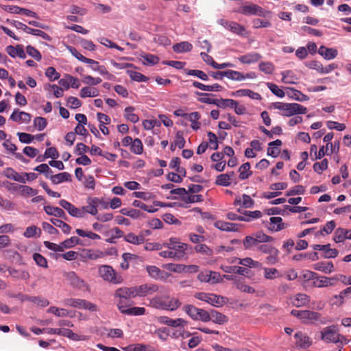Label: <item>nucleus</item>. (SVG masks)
Returning a JSON list of instances; mask_svg holds the SVG:
<instances>
[{"label":"nucleus","mask_w":351,"mask_h":351,"mask_svg":"<svg viewBox=\"0 0 351 351\" xmlns=\"http://www.w3.org/2000/svg\"><path fill=\"white\" fill-rule=\"evenodd\" d=\"M181 305L180 300L170 296H155L149 300V306L160 310L173 311L178 308Z\"/></svg>","instance_id":"f257e3e1"},{"label":"nucleus","mask_w":351,"mask_h":351,"mask_svg":"<svg viewBox=\"0 0 351 351\" xmlns=\"http://www.w3.org/2000/svg\"><path fill=\"white\" fill-rule=\"evenodd\" d=\"M114 297L117 299V306L119 310L123 309V307H128L131 305L129 303V300L136 298L134 287L119 288L115 291Z\"/></svg>","instance_id":"f03ea898"},{"label":"nucleus","mask_w":351,"mask_h":351,"mask_svg":"<svg viewBox=\"0 0 351 351\" xmlns=\"http://www.w3.org/2000/svg\"><path fill=\"white\" fill-rule=\"evenodd\" d=\"M165 245L171 249L174 254V260L177 261L182 259L186 256V251L189 248L188 244L181 242L177 238H170Z\"/></svg>","instance_id":"7ed1b4c3"},{"label":"nucleus","mask_w":351,"mask_h":351,"mask_svg":"<svg viewBox=\"0 0 351 351\" xmlns=\"http://www.w3.org/2000/svg\"><path fill=\"white\" fill-rule=\"evenodd\" d=\"M99 274L105 281L113 284H120L123 282L122 277L117 274L111 266L101 265L99 267Z\"/></svg>","instance_id":"20e7f679"},{"label":"nucleus","mask_w":351,"mask_h":351,"mask_svg":"<svg viewBox=\"0 0 351 351\" xmlns=\"http://www.w3.org/2000/svg\"><path fill=\"white\" fill-rule=\"evenodd\" d=\"M65 306L79 309H86L92 312L97 311L98 308L95 304L80 298H67L63 301Z\"/></svg>","instance_id":"39448f33"},{"label":"nucleus","mask_w":351,"mask_h":351,"mask_svg":"<svg viewBox=\"0 0 351 351\" xmlns=\"http://www.w3.org/2000/svg\"><path fill=\"white\" fill-rule=\"evenodd\" d=\"M63 276L72 287L79 290L89 291V285L74 271L64 272Z\"/></svg>","instance_id":"423d86ee"},{"label":"nucleus","mask_w":351,"mask_h":351,"mask_svg":"<svg viewBox=\"0 0 351 351\" xmlns=\"http://www.w3.org/2000/svg\"><path fill=\"white\" fill-rule=\"evenodd\" d=\"M291 315L299 318L302 322L306 324L313 323L319 320L320 314L311 311H298L292 310Z\"/></svg>","instance_id":"0eeeda50"},{"label":"nucleus","mask_w":351,"mask_h":351,"mask_svg":"<svg viewBox=\"0 0 351 351\" xmlns=\"http://www.w3.org/2000/svg\"><path fill=\"white\" fill-rule=\"evenodd\" d=\"M259 250L268 256L266 257V262L269 265H275L279 261V250L275 247L269 244L261 245Z\"/></svg>","instance_id":"6e6552de"},{"label":"nucleus","mask_w":351,"mask_h":351,"mask_svg":"<svg viewBox=\"0 0 351 351\" xmlns=\"http://www.w3.org/2000/svg\"><path fill=\"white\" fill-rule=\"evenodd\" d=\"M307 112V108L298 103H287L285 110L280 114L284 117H291L298 114H304Z\"/></svg>","instance_id":"1a4fd4ad"},{"label":"nucleus","mask_w":351,"mask_h":351,"mask_svg":"<svg viewBox=\"0 0 351 351\" xmlns=\"http://www.w3.org/2000/svg\"><path fill=\"white\" fill-rule=\"evenodd\" d=\"M197 279L202 282L216 284L222 281L221 276L219 272L205 270L197 275Z\"/></svg>","instance_id":"9d476101"},{"label":"nucleus","mask_w":351,"mask_h":351,"mask_svg":"<svg viewBox=\"0 0 351 351\" xmlns=\"http://www.w3.org/2000/svg\"><path fill=\"white\" fill-rule=\"evenodd\" d=\"M239 12L244 15H256L258 16H266L269 12L264 10L261 7L256 4L251 3L241 6Z\"/></svg>","instance_id":"9b49d317"},{"label":"nucleus","mask_w":351,"mask_h":351,"mask_svg":"<svg viewBox=\"0 0 351 351\" xmlns=\"http://www.w3.org/2000/svg\"><path fill=\"white\" fill-rule=\"evenodd\" d=\"M195 298L216 307L221 306L225 303L223 297L212 293H198L195 295Z\"/></svg>","instance_id":"f8f14e48"},{"label":"nucleus","mask_w":351,"mask_h":351,"mask_svg":"<svg viewBox=\"0 0 351 351\" xmlns=\"http://www.w3.org/2000/svg\"><path fill=\"white\" fill-rule=\"evenodd\" d=\"M340 338L343 337L339 335L335 326L326 327L322 331V339L326 342L337 343L341 341Z\"/></svg>","instance_id":"ddd939ff"},{"label":"nucleus","mask_w":351,"mask_h":351,"mask_svg":"<svg viewBox=\"0 0 351 351\" xmlns=\"http://www.w3.org/2000/svg\"><path fill=\"white\" fill-rule=\"evenodd\" d=\"M12 24L16 28L21 29L27 34H30L34 36H40L46 40H51V37L47 33L42 30L29 27L26 25L19 21H15L12 23Z\"/></svg>","instance_id":"4468645a"},{"label":"nucleus","mask_w":351,"mask_h":351,"mask_svg":"<svg viewBox=\"0 0 351 351\" xmlns=\"http://www.w3.org/2000/svg\"><path fill=\"white\" fill-rule=\"evenodd\" d=\"M136 297H145L152 294L158 290V287L154 284H143L133 287Z\"/></svg>","instance_id":"2eb2a0df"},{"label":"nucleus","mask_w":351,"mask_h":351,"mask_svg":"<svg viewBox=\"0 0 351 351\" xmlns=\"http://www.w3.org/2000/svg\"><path fill=\"white\" fill-rule=\"evenodd\" d=\"M295 346L298 349H306L312 345L311 339L305 333L298 331L294 335Z\"/></svg>","instance_id":"dca6fc26"},{"label":"nucleus","mask_w":351,"mask_h":351,"mask_svg":"<svg viewBox=\"0 0 351 351\" xmlns=\"http://www.w3.org/2000/svg\"><path fill=\"white\" fill-rule=\"evenodd\" d=\"M60 205L73 217L82 218L84 217V210L75 207L74 205L65 199H61L59 202Z\"/></svg>","instance_id":"f3484780"},{"label":"nucleus","mask_w":351,"mask_h":351,"mask_svg":"<svg viewBox=\"0 0 351 351\" xmlns=\"http://www.w3.org/2000/svg\"><path fill=\"white\" fill-rule=\"evenodd\" d=\"M47 332L48 334H56L58 335H62L64 337H67L71 339L79 341L82 339L80 336L75 333H74L71 330L66 328H47Z\"/></svg>","instance_id":"a211bd4d"},{"label":"nucleus","mask_w":351,"mask_h":351,"mask_svg":"<svg viewBox=\"0 0 351 351\" xmlns=\"http://www.w3.org/2000/svg\"><path fill=\"white\" fill-rule=\"evenodd\" d=\"M337 280V278L335 277L321 276L317 274V278H315L313 284L315 287L323 288L334 286Z\"/></svg>","instance_id":"6ab92c4d"},{"label":"nucleus","mask_w":351,"mask_h":351,"mask_svg":"<svg viewBox=\"0 0 351 351\" xmlns=\"http://www.w3.org/2000/svg\"><path fill=\"white\" fill-rule=\"evenodd\" d=\"M313 249L315 250L322 251L324 252L323 258H332L337 256L339 252L336 249H332L330 247V244L327 245H319L315 244L312 246Z\"/></svg>","instance_id":"aec40b11"},{"label":"nucleus","mask_w":351,"mask_h":351,"mask_svg":"<svg viewBox=\"0 0 351 351\" xmlns=\"http://www.w3.org/2000/svg\"><path fill=\"white\" fill-rule=\"evenodd\" d=\"M160 324H166L171 327L184 326L187 322L182 318L171 319L167 316H160L157 318Z\"/></svg>","instance_id":"412c9836"},{"label":"nucleus","mask_w":351,"mask_h":351,"mask_svg":"<svg viewBox=\"0 0 351 351\" xmlns=\"http://www.w3.org/2000/svg\"><path fill=\"white\" fill-rule=\"evenodd\" d=\"M84 63L88 64V66L93 71L98 72L100 75H106L108 79L110 78V77L111 75L108 72L104 66L99 64V62L87 58Z\"/></svg>","instance_id":"4be33fe9"},{"label":"nucleus","mask_w":351,"mask_h":351,"mask_svg":"<svg viewBox=\"0 0 351 351\" xmlns=\"http://www.w3.org/2000/svg\"><path fill=\"white\" fill-rule=\"evenodd\" d=\"M10 119L17 123H28L31 121L32 116L27 112L14 110Z\"/></svg>","instance_id":"5701e85b"},{"label":"nucleus","mask_w":351,"mask_h":351,"mask_svg":"<svg viewBox=\"0 0 351 351\" xmlns=\"http://www.w3.org/2000/svg\"><path fill=\"white\" fill-rule=\"evenodd\" d=\"M315 270L322 271L325 274H330L335 271V266L332 262L320 261L313 265Z\"/></svg>","instance_id":"b1692460"},{"label":"nucleus","mask_w":351,"mask_h":351,"mask_svg":"<svg viewBox=\"0 0 351 351\" xmlns=\"http://www.w3.org/2000/svg\"><path fill=\"white\" fill-rule=\"evenodd\" d=\"M87 202L88 205L81 208L84 210V214L87 213L92 215H97L98 213L97 207L99 205V199L97 197L88 198Z\"/></svg>","instance_id":"393cba45"},{"label":"nucleus","mask_w":351,"mask_h":351,"mask_svg":"<svg viewBox=\"0 0 351 351\" xmlns=\"http://www.w3.org/2000/svg\"><path fill=\"white\" fill-rule=\"evenodd\" d=\"M232 95L234 97L247 96L254 100H261L262 99V97L259 93L254 92L250 89H239L235 92L232 93Z\"/></svg>","instance_id":"a878e982"},{"label":"nucleus","mask_w":351,"mask_h":351,"mask_svg":"<svg viewBox=\"0 0 351 351\" xmlns=\"http://www.w3.org/2000/svg\"><path fill=\"white\" fill-rule=\"evenodd\" d=\"M262 58L257 52H250L238 58L239 62L243 64H252L258 62Z\"/></svg>","instance_id":"bb28decb"},{"label":"nucleus","mask_w":351,"mask_h":351,"mask_svg":"<svg viewBox=\"0 0 351 351\" xmlns=\"http://www.w3.org/2000/svg\"><path fill=\"white\" fill-rule=\"evenodd\" d=\"M184 117L191 123V127L193 130H197L199 129L201 123L199 120L201 118V115L198 112L185 114Z\"/></svg>","instance_id":"cd10ccee"},{"label":"nucleus","mask_w":351,"mask_h":351,"mask_svg":"<svg viewBox=\"0 0 351 351\" xmlns=\"http://www.w3.org/2000/svg\"><path fill=\"white\" fill-rule=\"evenodd\" d=\"M310 302V297L304 293H298L291 298V303L296 307L307 305Z\"/></svg>","instance_id":"c85d7f7f"},{"label":"nucleus","mask_w":351,"mask_h":351,"mask_svg":"<svg viewBox=\"0 0 351 351\" xmlns=\"http://www.w3.org/2000/svg\"><path fill=\"white\" fill-rule=\"evenodd\" d=\"M318 53L326 60H332L337 57L338 51L335 48H327L322 45L319 49Z\"/></svg>","instance_id":"c756f323"},{"label":"nucleus","mask_w":351,"mask_h":351,"mask_svg":"<svg viewBox=\"0 0 351 351\" xmlns=\"http://www.w3.org/2000/svg\"><path fill=\"white\" fill-rule=\"evenodd\" d=\"M124 240L133 245H140L143 243L145 239L143 233L136 235L133 232H130L124 236Z\"/></svg>","instance_id":"7c9ffc66"},{"label":"nucleus","mask_w":351,"mask_h":351,"mask_svg":"<svg viewBox=\"0 0 351 351\" xmlns=\"http://www.w3.org/2000/svg\"><path fill=\"white\" fill-rule=\"evenodd\" d=\"M214 226L222 231L227 232H237L238 230V224L226 222L223 221H217L215 222Z\"/></svg>","instance_id":"2f4dec72"},{"label":"nucleus","mask_w":351,"mask_h":351,"mask_svg":"<svg viewBox=\"0 0 351 351\" xmlns=\"http://www.w3.org/2000/svg\"><path fill=\"white\" fill-rule=\"evenodd\" d=\"M254 202L248 195H243L241 197H237L234 200V205H240L245 208H250L254 206Z\"/></svg>","instance_id":"473e14b6"},{"label":"nucleus","mask_w":351,"mask_h":351,"mask_svg":"<svg viewBox=\"0 0 351 351\" xmlns=\"http://www.w3.org/2000/svg\"><path fill=\"white\" fill-rule=\"evenodd\" d=\"M6 51L12 58L19 56L21 58H25L26 57L23 47L21 45L16 47L9 45L6 47Z\"/></svg>","instance_id":"72a5a7b5"},{"label":"nucleus","mask_w":351,"mask_h":351,"mask_svg":"<svg viewBox=\"0 0 351 351\" xmlns=\"http://www.w3.org/2000/svg\"><path fill=\"white\" fill-rule=\"evenodd\" d=\"M99 90L94 86H86L83 87L80 90V96L82 98L96 97L99 96Z\"/></svg>","instance_id":"f704fd0d"},{"label":"nucleus","mask_w":351,"mask_h":351,"mask_svg":"<svg viewBox=\"0 0 351 351\" xmlns=\"http://www.w3.org/2000/svg\"><path fill=\"white\" fill-rule=\"evenodd\" d=\"M282 144V141L279 139L269 143L267 155L272 156L274 158H276L280 153L279 147L281 146Z\"/></svg>","instance_id":"c9c22d12"},{"label":"nucleus","mask_w":351,"mask_h":351,"mask_svg":"<svg viewBox=\"0 0 351 351\" xmlns=\"http://www.w3.org/2000/svg\"><path fill=\"white\" fill-rule=\"evenodd\" d=\"M5 10L15 14H22L27 16H32L37 18V14L36 12H32L29 10L25 8H21L18 6H8Z\"/></svg>","instance_id":"e433bc0d"},{"label":"nucleus","mask_w":351,"mask_h":351,"mask_svg":"<svg viewBox=\"0 0 351 351\" xmlns=\"http://www.w3.org/2000/svg\"><path fill=\"white\" fill-rule=\"evenodd\" d=\"M351 296V287L346 288L345 290L342 291L339 295H337L334 296L333 303L337 306L341 305L345 299L348 298Z\"/></svg>","instance_id":"4c0bfd02"},{"label":"nucleus","mask_w":351,"mask_h":351,"mask_svg":"<svg viewBox=\"0 0 351 351\" xmlns=\"http://www.w3.org/2000/svg\"><path fill=\"white\" fill-rule=\"evenodd\" d=\"M310 154L313 160L321 159L326 154H330L329 153H327L326 151L324 150V146L320 147L319 150L317 152V147L315 145H312L311 146Z\"/></svg>","instance_id":"58836bf2"},{"label":"nucleus","mask_w":351,"mask_h":351,"mask_svg":"<svg viewBox=\"0 0 351 351\" xmlns=\"http://www.w3.org/2000/svg\"><path fill=\"white\" fill-rule=\"evenodd\" d=\"M44 210L49 215H53L56 217L64 219H65L66 217V215L64 210L60 208L46 206L44 207Z\"/></svg>","instance_id":"ea45409f"},{"label":"nucleus","mask_w":351,"mask_h":351,"mask_svg":"<svg viewBox=\"0 0 351 351\" xmlns=\"http://www.w3.org/2000/svg\"><path fill=\"white\" fill-rule=\"evenodd\" d=\"M119 311L121 313L129 315H143L145 313V308L143 307H123Z\"/></svg>","instance_id":"a19ab883"},{"label":"nucleus","mask_w":351,"mask_h":351,"mask_svg":"<svg viewBox=\"0 0 351 351\" xmlns=\"http://www.w3.org/2000/svg\"><path fill=\"white\" fill-rule=\"evenodd\" d=\"M192 49L193 45L187 41L180 42L173 46V49L176 53L189 52L191 51Z\"/></svg>","instance_id":"79ce46f5"},{"label":"nucleus","mask_w":351,"mask_h":351,"mask_svg":"<svg viewBox=\"0 0 351 351\" xmlns=\"http://www.w3.org/2000/svg\"><path fill=\"white\" fill-rule=\"evenodd\" d=\"M49 179L53 184H60L71 180V175L67 172L60 173L56 175H51Z\"/></svg>","instance_id":"37998d69"},{"label":"nucleus","mask_w":351,"mask_h":351,"mask_svg":"<svg viewBox=\"0 0 351 351\" xmlns=\"http://www.w3.org/2000/svg\"><path fill=\"white\" fill-rule=\"evenodd\" d=\"M209 317H210V321L218 324H223L228 321L227 317L224 315L214 310L209 313Z\"/></svg>","instance_id":"c03bdc74"},{"label":"nucleus","mask_w":351,"mask_h":351,"mask_svg":"<svg viewBox=\"0 0 351 351\" xmlns=\"http://www.w3.org/2000/svg\"><path fill=\"white\" fill-rule=\"evenodd\" d=\"M134 108L132 106L126 107L124 110L125 118L133 123H136L139 121L138 116L134 112Z\"/></svg>","instance_id":"a18cd8bd"},{"label":"nucleus","mask_w":351,"mask_h":351,"mask_svg":"<svg viewBox=\"0 0 351 351\" xmlns=\"http://www.w3.org/2000/svg\"><path fill=\"white\" fill-rule=\"evenodd\" d=\"M239 264L250 268H260L262 266L261 263L254 261L252 258L249 257L239 259Z\"/></svg>","instance_id":"49530a36"},{"label":"nucleus","mask_w":351,"mask_h":351,"mask_svg":"<svg viewBox=\"0 0 351 351\" xmlns=\"http://www.w3.org/2000/svg\"><path fill=\"white\" fill-rule=\"evenodd\" d=\"M239 178L241 180L247 179L251 175L252 171H250V164L245 162L243 164L239 169Z\"/></svg>","instance_id":"de8ad7c7"},{"label":"nucleus","mask_w":351,"mask_h":351,"mask_svg":"<svg viewBox=\"0 0 351 351\" xmlns=\"http://www.w3.org/2000/svg\"><path fill=\"white\" fill-rule=\"evenodd\" d=\"M102 80L99 77H93L89 75H82V83L87 86H96L101 82Z\"/></svg>","instance_id":"09e8293b"},{"label":"nucleus","mask_w":351,"mask_h":351,"mask_svg":"<svg viewBox=\"0 0 351 351\" xmlns=\"http://www.w3.org/2000/svg\"><path fill=\"white\" fill-rule=\"evenodd\" d=\"M215 184L219 186H228L231 184V176L222 173L216 178Z\"/></svg>","instance_id":"8fccbe9b"},{"label":"nucleus","mask_w":351,"mask_h":351,"mask_svg":"<svg viewBox=\"0 0 351 351\" xmlns=\"http://www.w3.org/2000/svg\"><path fill=\"white\" fill-rule=\"evenodd\" d=\"M9 274L14 278L22 280L29 278V274L25 270H17L15 269H9Z\"/></svg>","instance_id":"3c124183"},{"label":"nucleus","mask_w":351,"mask_h":351,"mask_svg":"<svg viewBox=\"0 0 351 351\" xmlns=\"http://www.w3.org/2000/svg\"><path fill=\"white\" fill-rule=\"evenodd\" d=\"M228 30L240 36H244L246 34L245 28L236 22L231 21Z\"/></svg>","instance_id":"603ef678"},{"label":"nucleus","mask_w":351,"mask_h":351,"mask_svg":"<svg viewBox=\"0 0 351 351\" xmlns=\"http://www.w3.org/2000/svg\"><path fill=\"white\" fill-rule=\"evenodd\" d=\"M226 77L235 81H242L245 80L244 74L237 71L228 70L224 73Z\"/></svg>","instance_id":"864d4df0"},{"label":"nucleus","mask_w":351,"mask_h":351,"mask_svg":"<svg viewBox=\"0 0 351 351\" xmlns=\"http://www.w3.org/2000/svg\"><path fill=\"white\" fill-rule=\"evenodd\" d=\"M264 278L267 280H274L280 276L278 270L272 267H264Z\"/></svg>","instance_id":"5fc2aeb1"},{"label":"nucleus","mask_w":351,"mask_h":351,"mask_svg":"<svg viewBox=\"0 0 351 351\" xmlns=\"http://www.w3.org/2000/svg\"><path fill=\"white\" fill-rule=\"evenodd\" d=\"M50 221L53 225L60 228L64 233L69 234L70 232L71 228L64 221L56 218H51Z\"/></svg>","instance_id":"6e6d98bb"},{"label":"nucleus","mask_w":351,"mask_h":351,"mask_svg":"<svg viewBox=\"0 0 351 351\" xmlns=\"http://www.w3.org/2000/svg\"><path fill=\"white\" fill-rule=\"evenodd\" d=\"M41 234V230L36 226H31L26 228L23 233V236L26 238H31L38 235V237Z\"/></svg>","instance_id":"4d7b16f0"},{"label":"nucleus","mask_w":351,"mask_h":351,"mask_svg":"<svg viewBox=\"0 0 351 351\" xmlns=\"http://www.w3.org/2000/svg\"><path fill=\"white\" fill-rule=\"evenodd\" d=\"M126 72H127L128 75L130 76V77L134 81L141 82H147L148 80L147 77H146L145 75H143L142 73H141L139 72L131 71V70H128Z\"/></svg>","instance_id":"13d9d810"},{"label":"nucleus","mask_w":351,"mask_h":351,"mask_svg":"<svg viewBox=\"0 0 351 351\" xmlns=\"http://www.w3.org/2000/svg\"><path fill=\"white\" fill-rule=\"evenodd\" d=\"M282 219L280 217H272L270 218L271 224L273 225L271 228L275 231H279L285 228Z\"/></svg>","instance_id":"bf43d9fd"},{"label":"nucleus","mask_w":351,"mask_h":351,"mask_svg":"<svg viewBox=\"0 0 351 351\" xmlns=\"http://www.w3.org/2000/svg\"><path fill=\"white\" fill-rule=\"evenodd\" d=\"M235 100L232 99H217L216 106L221 108H233Z\"/></svg>","instance_id":"052dcab7"},{"label":"nucleus","mask_w":351,"mask_h":351,"mask_svg":"<svg viewBox=\"0 0 351 351\" xmlns=\"http://www.w3.org/2000/svg\"><path fill=\"white\" fill-rule=\"evenodd\" d=\"M75 232L77 234V235L82 237H88L92 240L101 239V237L99 234L94 233L91 231H84L82 229H76Z\"/></svg>","instance_id":"680f3d73"},{"label":"nucleus","mask_w":351,"mask_h":351,"mask_svg":"<svg viewBox=\"0 0 351 351\" xmlns=\"http://www.w3.org/2000/svg\"><path fill=\"white\" fill-rule=\"evenodd\" d=\"M194 250L197 253L208 256H212L213 254V250L205 244H198L195 247Z\"/></svg>","instance_id":"e2e57ef3"},{"label":"nucleus","mask_w":351,"mask_h":351,"mask_svg":"<svg viewBox=\"0 0 351 351\" xmlns=\"http://www.w3.org/2000/svg\"><path fill=\"white\" fill-rule=\"evenodd\" d=\"M130 149L135 154H141L143 151L142 141L139 138H135L131 145Z\"/></svg>","instance_id":"0e129e2a"},{"label":"nucleus","mask_w":351,"mask_h":351,"mask_svg":"<svg viewBox=\"0 0 351 351\" xmlns=\"http://www.w3.org/2000/svg\"><path fill=\"white\" fill-rule=\"evenodd\" d=\"M4 175L8 178L12 179L14 181H23L22 178L20 177V173L16 172L12 168H6L4 171Z\"/></svg>","instance_id":"69168bd1"},{"label":"nucleus","mask_w":351,"mask_h":351,"mask_svg":"<svg viewBox=\"0 0 351 351\" xmlns=\"http://www.w3.org/2000/svg\"><path fill=\"white\" fill-rule=\"evenodd\" d=\"M19 190L21 195L23 196H34L38 193L36 189L27 185H21Z\"/></svg>","instance_id":"338daca9"},{"label":"nucleus","mask_w":351,"mask_h":351,"mask_svg":"<svg viewBox=\"0 0 351 351\" xmlns=\"http://www.w3.org/2000/svg\"><path fill=\"white\" fill-rule=\"evenodd\" d=\"M258 67L262 72L266 74H271L275 69L274 65L270 62H261Z\"/></svg>","instance_id":"774afa93"}]
</instances>
